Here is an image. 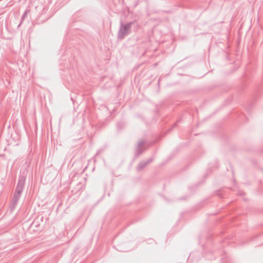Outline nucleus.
Listing matches in <instances>:
<instances>
[{
	"mask_svg": "<svg viewBox=\"0 0 263 263\" xmlns=\"http://www.w3.org/2000/svg\"><path fill=\"white\" fill-rule=\"evenodd\" d=\"M176 125H177V124H176V123H175V124H174V126H176Z\"/></svg>",
	"mask_w": 263,
	"mask_h": 263,
	"instance_id": "1a4fd4ad",
	"label": "nucleus"
},
{
	"mask_svg": "<svg viewBox=\"0 0 263 263\" xmlns=\"http://www.w3.org/2000/svg\"><path fill=\"white\" fill-rule=\"evenodd\" d=\"M43 217L39 218H36L34 221L30 224L29 229L34 232H39L42 231V227H41V222L42 221Z\"/></svg>",
	"mask_w": 263,
	"mask_h": 263,
	"instance_id": "7ed1b4c3",
	"label": "nucleus"
},
{
	"mask_svg": "<svg viewBox=\"0 0 263 263\" xmlns=\"http://www.w3.org/2000/svg\"><path fill=\"white\" fill-rule=\"evenodd\" d=\"M29 12V10H26L24 13L22 15L21 17L22 21H23L26 17L27 13Z\"/></svg>",
	"mask_w": 263,
	"mask_h": 263,
	"instance_id": "0eeeda50",
	"label": "nucleus"
},
{
	"mask_svg": "<svg viewBox=\"0 0 263 263\" xmlns=\"http://www.w3.org/2000/svg\"><path fill=\"white\" fill-rule=\"evenodd\" d=\"M26 181V177L24 176L20 175L18 176V180L17 183L15 192L13 194V197L11 202L10 208L11 211L15 209L18 201L20 200L21 196L24 191L25 184Z\"/></svg>",
	"mask_w": 263,
	"mask_h": 263,
	"instance_id": "f257e3e1",
	"label": "nucleus"
},
{
	"mask_svg": "<svg viewBox=\"0 0 263 263\" xmlns=\"http://www.w3.org/2000/svg\"><path fill=\"white\" fill-rule=\"evenodd\" d=\"M243 192L242 191H239V194L240 195V196H242L243 195Z\"/></svg>",
	"mask_w": 263,
	"mask_h": 263,
	"instance_id": "6e6552de",
	"label": "nucleus"
},
{
	"mask_svg": "<svg viewBox=\"0 0 263 263\" xmlns=\"http://www.w3.org/2000/svg\"><path fill=\"white\" fill-rule=\"evenodd\" d=\"M153 160V158H149L146 161H142L137 166V170L138 171L141 170L144 168L147 164L152 162Z\"/></svg>",
	"mask_w": 263,
	"mask_h": 263,
	"instance_id": "39448f33",
	"label": "nucleus"
},
{
	"mask_svg": "<svg viewBox=\"0 0 263 263\" xmlns=\"http://www.w3.org/2000/svg\"><path fill=\"white\" fill-rule=\"evenodd\" d=\"M134 22H129L124 24L122 21L120 22V28L117 33V37L119 40H123L125 37L129 35L131 32L132 25Z\"/></svg>",
	"mask_w": 263,
	"mask_h": 263,
	"instance_id": "f03ea898",
	"label": "nucleus"
},
{
	"mask_svg": "<svg viewBox=\"0 0 263 263\" xmlns=\"http://www.w3.org/2000/svg\"><path fill=\"white\" fill-rule=\"evenodd\" d=\"M21 23L20 24H18V27H19L21 25Z\"/></svg>",
	"mask_w": 263,
	"mask_h": 263,
	"instance_id": "9d476101",
	"label": "nucleus"
},
{
	"mask_svg": "<svg viewBox=\"0 0 263 263\" xmlns=\"http://www.w3.org/2000/svg\"><path fill=\"white\" fill-rule=\"evenodd\" d=\"M145 141L143 140L138 142L135 150V157L136 158H138L144 151L145 149L142 147Z\"/></svg>",
	"mask_w": 263,
	"mask_h": 263,
	"instance_id": "20e7f679",
	"label": "nucleus"
},
{
	"mask_svg": "<svg viewBox=\"0 0 263 263\" xmlns=\"http://www.w3.org/2000/svg\"><path fill=\"white\" fill-rule=\"evenodd\" d=\"M124 124L122 122L117 123V126L119 129H121L123 127Z\"/></svg>",
	"mask_w": 263,
	"mask_h": 263,
	"instance_id": "423d86ee",
	"label": "nucleus"
}]
</instances>
